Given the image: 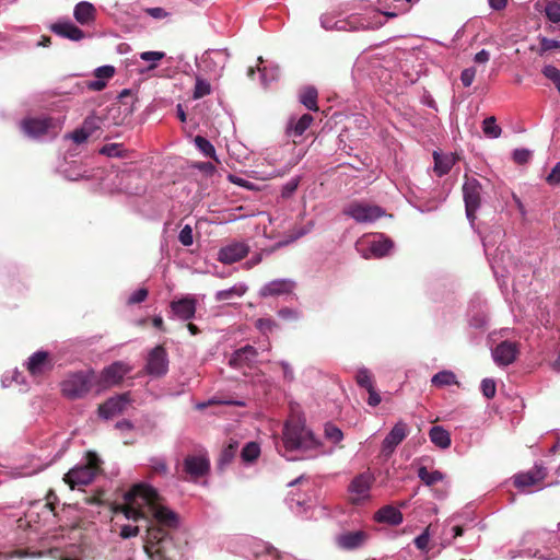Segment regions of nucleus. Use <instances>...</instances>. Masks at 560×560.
Masks as SVG:
<instances>
[{"label":"nucleus","instance_id":"1","mask_svg":"<svg viewBox=\"0 0 560 560\" xmlns=\"http://www.w3.org/2000/svg\"><path fill=\"white\" fill-rule=\"evenodd\" d=\"M122 509L128 520H148L144 551L151 560H176L177 549L166 529L176 528V513L163 506L158 491L145 482L135 485L124 495Z\"/></svg>","mask_w":560,"mask_h":560},{"label":"nucleus","instance_id":"2","mask_svg":"<svg viewBox=\"0 0 560 560\" xmlns=\"http://www.w3.org/2000/svg\"><path fill=\"white\" fill-rule=\"evenodd\" d=\"M283 445L285 451H315L316 454H325L322 451V442L305 424V418L298 412L291 413L283 428Z\"/></svg>","mask_w":560,"mask_h":560},{"label":"nucleus","instance_id":"3","mask_svg":"<svg viewBox=\"0 0 560 560\" xmlns=\"http://www.w3.org/2000/svg\"><path fill=\"white\" fill-rule=\"evenodd\" d=\"M100 462L95 453H89L86 463L74 466L65 475V482L71 489L91 483L98 471Z\"/></svg>","mask_w":560,"mask_h":560},{"label":"nucleus","instance_id":"4","mask_svg":"<svg viewBox=\"0 0 560 560\" xmlns=\"http://www.w3.org/2000/svg\"><path fill=\"white\" fill-rule=\"evenodd\" d=\"M393 248V242L384 234H369L359 238L355 243L357 252L363 258H381Z\"/></svg>","mask_w":560,"mask_h":560},{"label":"nucleus","instance_id":"5","mask_svg":"<svg viewBox=\"0 0 560 560\" xmlns=\"http://www.w3.org/2000/svg\"><path fill=\"white\" fill-rule=\"evenodd\" d=\"M93 371H80L67 376L61 383V392L69 399L82 398L91 388Z\"/></svg>","mask_w":560,"mask_h":560},{"label":"nucleus","instance_id":"6","mask_svg":"<svg viewBox=\"0 0 560 560\" xmlns=\"http://www.w3.org/2000/svg\"><path fill=\"white\" fill-rule=\"evenodd\" d=\"M375 476L370 470L357 475L348 486L349 501L361 505L370 501Z\"/></svg>","mask_w":560,"mask_h":560},{"label":"nucleus","instance_id":"7","mask_svg":"<svg viewBox=\"0 0 560 560\" xmlns=\"http://www.w3.org/2000/svg\"><path fill=\"white\" fill-rule=\"evenodd\" d=\"M342 213L357 223H373L377 219L386 214L385 210L376 205H372L365 201H352L348 203Z\"/></svg>","mask_w":560,"mask_h":560},{"label":"nucleus","instance_id":"8","mask_svg":"<svg viewBox=\"0 0 560 560\" xmlns=\"http://www.w3.org/2000/svg\"><path fill=\"white\" fill-rule=\"evenodd\" d=\"M331 14L325 13L320 16V25L323 28L338 30V31H358L373 27V23L368 21L365 18H360L358 14H352L346 20H336Z\"/></svg>","mask_w":560,"mask_h":560},{"label":"nucleus","instance_id":"9","mask_svg":"<svg viewBox=\"0 0 560 560\" xmlns=\"http://www.w3.org/2000/svg\"><path fill=\"white\" fill-rule=\"evenodd\" d=\"M481 185L476 178H466L463 185V196L465 201L466 217L474 225L476 212L481 205Z\"/></svg>","mask_w":560,"mask_h":560},{"label":"nucleus","instance_id":"10","mask_svg":"<svg viewBox=\"0 0 560 560\" xmlns=\"http://www.w3.org/2000/svg\"><path fill=\"white\" fill-rule=\"evenodd\" d=\"M59 124L49 117H30L21 121L22 131L30 138L37 139L51 130L59 128Z\"/></svg>","mask_w":560,"mask_h":560},{"label":"nucleus","instance_id":"11","mask_svg":"<svg viewBox=\"0 0 560 560\" xmlns=\"http://www.w3.org/2000/svg\"><path fill=\"white\" fill-rule=\"evenodd\" d=\"M228 59L229 52L225 49H210L202 54L199 67L213 75H218L224 69Z\"/></svg>","mask_w":560,"mask_h":560},{"label":"nucleus","instance_id":"12","mask_svg":"<svg viewBox=\"0 0 560 560\" xmlns=\"http://www.w3.org/2000/svg\"><path fill=\"white\" fill-rule=\"evenodd\" d=\"M409 427L404 421H398L382 442L381 453L385 458L393 455L396 447L407 438Z\"/></svg>","mask_w":560,"mask_h":560},{"label":"nucleus","instance_id":"13","mask_svg":"<svg viewBox=\"0 0 560 560\" xmlns=\"http://www.w3.org/2000/svg\"><path fill=\"white\" fill-rule=\"evenodd\" d=\"M147 372L152 376H163L168 371V359L165 349L155 347L148 355Z\"/></svg>","mask_w":560,"mask_h":560},{"label":"nucleus","instance_id":"14","mask_svg":"<svg viewBox=\"0 0 560 560\" xmlns=\"http://www.w3.org/2000/svg\"><path fill=\"white\" fill-rule=\"evenodd\" d=\"M129 372L130 366L128 364L117 361L102 371L100 382L103 387L114 386L119 384Z\"/></svg>","mask_w":560,"mask_h":560},{"label":"nucleus","instance_id":"15","mask_svg":"<svg viewBox=\"0 0 560 560\" xmlns=\"http://www.w3.org/2000/svg\"><path fill=\"white\" fill-rule=\"evenodd\" d=\"M295 289V282L292 279H275L265 283L259 290L260 298L280 296L290 294Z\"/></svg>","mask_w":560,"mask_h":560},{"label":"nucleus","instance_id":"16","mask_svg":"<svg viewBox=\"0 0 560 560\" xmlns=\"http://www.w3.org/2000/svg\"><path fill=\"white\" fill-rule=\"evenodd\" d=\"M129 402L130 399L128 394L117 395L107 399L103 405L100 406L98 415L103 419H110L121 413Z\"/></svg>","mask_w":560,"mask_h":560},{"label":"nucleus","instance_id":"17","mask_svg":"<svg viewBox=\"0 0 560 560\" xmlns=\"http://www.w3.org/2000/svg\"><path fill=\"white\" fill-rule=\"evenodd\" d=\"M52 361L47 351L34 352L26 362L27 371L33 376H39L52 369Z\"/></svg>","mask_w":560,"mask_h":560},{"label":"nucleus","instance_id":"18","mask_svg":"<svg viewBox=\"0 0 560 560\" xmlns=\"http://www.w3.org/2000/svg\"><path fill=\"white\" fill-rule=\"evenodd\" d=\"M248 250L245 242H232L219 250V260L223 264H233L245 257Z\"/></svg>","mask_w":560,"mask_h":560},{"label":"nucleus","instance_id":"19","mask_svg":"<svg viewBox=\"0 0 560 560\" xmlns=\"http://www.w3.org/2000/svg\"><path fill=\"white\" fill-rule=\"evenodd\" d=\"M517 353L515 342L502 341L492 350V358L498 365L506 366L515 361Z\"/></svg>","mask_w":560,"mask_h":560},{"label":"nucleus","instance_id":"20","mask_svg":"<svg viewBox=\"0 0 560 560\" xmlns=\"http://www.w3.org/2000/svg\"><path fill=\"white\" fill-rule=\"evenodd\" d=\"M546 477V468L542 465L535 464L534 468L527 472H521L514 476V485L516 488L524 490L544 480Z\"/></svg>","mask_w":560,"mask_h":560},{"label":"nucleus","instance_id":"21","mask_svg":"<svg viewBox=\"0 0 560 560\" xmlns=\"http://www.w3.org/2000/svg\"><path fill=\"white\" fill-rule=\"evenodd\" d=\"M210 468V462L205 455H190L184 459V469L192 478L205 476Z\"/></svg>","mask_w":560,"mask_h":560},{"label":"nucleus","instance_id":"22","mask_svg":"<svg viewBox=\"0 0 560 560\" xmlns=\"http://www.w3.org/2000/svg\"><path fill=\"white\" fill-rule=\"evenodd\" d=\"M173 316L180 320H189L196 313V300L192 296H185L171 303Z\"/></svg>","mask_w":560,"mask_h":560},{"label":"nucleus","instance_id":"23","mask_svg":"<svg viewBox=\"0 0 560 560\" xmlns=\"http://www.w3.org/2000/svg\"><path fill=\"white\" fill-rule=\"evenodd\" d=\"M50 31L62 38L80 42L84 38V32L71 21H58L50 26Z\"/></svg>","mask_w":560,"mask_h":560},{"label":"nucleus","instance_id":"24","mask_svg":"<svg viewBox=\"0 0 560 560\" xmlns=\"http://www.w3.org/2000/svg\"><path fill=\"white\" fill-rule=\"evenodd\" d=\"M368 535L363 530L348 532L337 537V545L345 550H354L364 545Z\"/></svg>","mask_w":560,"mask_h":560},{"label":"nucleus","instance_id":"25","mask_svg":"<svg viewBox=\"0 0 560 560\" xmlns=\"http://www.w3.org/2000/svg\"><path fill=\"white\" fill-rule=\"evenodd\" d=\"M73 18L83 26L91 25L95 22L96 9L89 1H80L73 9Z\"/></svg>","mask_w":560,"mask_h":560},{"label":"nucleus","instance_id":"26","mask_svg":"<svg viewBox=\"0 0 560 560\" xmlns=\"http://www.w3.org/2000/svg\"><path fill=\"white\" fill-rule=\"evenodd\" d=\"M375 520L380 523L396 526L401 524L404 518L401 512L397 508L393 505H385L376 512Z\"/></svg>","mask_w":560,"mask_h":560},{"label":"nucleus","instance_id":"27","mask_svg":"<svg viewBox=\"0 0 560 560\" xmlns=\"http://www.w3.org/2000/svg\"><path fill=\"white\" fill-rule=\"evenodd\" d=\"M312 122L313 117L310 114H304L299 119L291 117L287 125V135L300 137L306 131V129L311 126Z\"/></svg>","mask_w":560,"mask_h":560},{"label":"nucleus","instance_id":"28","mask_svg":"<svg viewBox=\"0 0 560 560\" xmlns=\"http://www.w3.org/2000/svg\"><path fill=\"white\" fill-rule=\"evenodd\" d=\"M256 357V349L252 346H245L233 353L231 358V364L235 366H243L245 364L250 365L253 362H255Z\"/></svg>","mask_w":560,"mask_h":560},{"label":"nucleus","instance_id":"29","mask_svg":"<svg viewBox=\"0 0 560 560\" xmlns=\"http://www.w3.org/2000/svg\"><path fill=\"white\" fill-rule=\"evenodd\" d=\"M433 159L434 173L440 177L447 174L451 171L452 166L454 165V158L450 154H442L435 151L433 153Z\"/></svg>","mask_w":560,"mask_h":560},{"label":"nucleus","instance_id":"30","mask_svg":"<svg viewBox=\"0 0 560 560\" xmlns=\"http://www.w3.org/2000/svg\"><path fill=\"white\" fill-rule=\"evenodd\" d=\"M429 436L431 442L440 448L445 450L451 445L450 433L440 425L432 427Z\"/></svg>","mask_w":560,"mask_h":560},{"label":"nucleus","instance_id":"31","mask_svg":"<svg viewBox=\"0 0 560 560\" xmlns=\"http://www.w3.org/2000/svg\"><path fill=\"white\" fill-rule=\"evenodd\" d=\"M247 291L245 283H236L233 287L224 290H220L215 293L217 301H228L234 298L243 296Z\"/></svg>","mask_w":560,"mask_h":560},{"label":"nucleus","instance_id":"32","mask_svg":"<svg viewBox=\"0 0 560 560\" xmlns=\"http://www.w3.org/2000/svg\"><path fill=\"white\" fill-rule=\"evenodd\" d=\"M431 383L435 387L458 385L455 373L450 370H443L434 374L431 378Z\"/></svg>","mask_w":560,"mask_h":560},{"label":"nucleus","instance_id":"33","mask_svg":"<svg viewBox=\"0 0 560 560\" xmlns=\"http://www.w3.org/2000/svg\"><path fill=\"white\" fill-rule=\"evenodd\" d=\"M300 102L310 110H317V90L314 86H305L300 92Z\"/></svg>","mask_w":560,"mask_h":560},{"label":"nucleus","instance_id":"34","mask_svg":"<svg viewBox=\"0 0 560 560\" xmlns=\"http://www.w3.org/2000/svg\"><path fill=\"white\" fill-rule=\"evenodd\" d=\"M418 478L425 486H433L444 479V475L440 470L429 471L425 466H420L417 469Z\"/></svg>","mask_w":560,"mask_h":560},{"label":"nucleus","instance_id":"35","mask_svg":"<svg viewBox=\"0 0 560 560\" xmlns=\"http://www.w3.org/2000/svg\"><path fill=\"white\" fill-rule=\"evenodd\" d=\"M194 143L205 156L212 158L215 161H218V158L215 155V149L208 139L201 136H196L194 139Z\"/></svg>","mask_w":560,"mask_h":560},{"label":"nucleus","instance_id":"36","mask_svg":"<svg viewBox=\"0 0 560 560\" xmlns=\"http://www.w3.org/2000/svg\"><path fill=\"white\" fill-rule=\"evenodd\" d=\"M257 69L260 72V80L264 86H267L269 83L276 81L280 74V69L278 66L262 68L258 67Z\"/></svg>","mask_w":560,"mask_h":560},{"label":"nucleus","instance_id":"37","mask_svg":"<svg viewBox=\"0 0 560 560\" xmlns=\"http://www.w3.org/2000/svg\"><path fill=\"white\" fill-rule=\"evenodd\" d=\"M482 131L487 137L497 139L500 137L502 130L500 126L497 125L495 118L490 116L483 120Z\"/></svg>","mask_w":560,"mask_h":560},{"label":"nucleus","instance_id":"38","mask_svg":"<svg viewBox=\"0 0 560 560\" xmlns=\"http://www.w3.org/2000/svg\"><path fill=\"white\" fill-rule=\"evenodd\" d=\"M259 454V445L255 442H249L243 447L241 456L244 462L252 463L258 458Z\"/></svg>","mask_w":560,"mask_h":560},{"label":"nucleus","instance_id":"39","mask_svg":"<svg viewBox=\"0 0 560 560\" xmlns=\"http://www.w3.org/2000/svg\"><path fill=\"white\" fill-rule=\"evenodd\" d=\"M355 381L360 387H363L366 390L374 386L372 374L366 368L358 369Z\"/></svg>","mask_w":560,"mask_h":560},{"label":"nucleus","instance_id":"40","mask_svg":"<svg viewBox=\"0 0 560 560\" xmlns=\"http://www.w3.org/2000/svg\"><path fill=\"white\" fill-rule=\"evenodd\" d=\"M140 59L149 62L148 70H153L158 67V62L165 57L163 51H143L140 55Z\"/></svg>","mask_w":560,"mask_h":560},{"label":"nucleus","instance_id":"41","mask_svg":"<svg viewBox=\"0 0 560 560\" xmlns=\"http://www.w3.org/2000/svg\"><path fill=\"white\" fill-rule=\"evenodd\" d=\"M545 14L547 19L557 24L560 22V2L559 1H550L546 4Z\"/></svg>","mask_w":560,"mask_h":560},{"label":"nucleus","instance_id":"42","mask_svg":"<svg viewBox=\"0 0 560 560\" xmlns=\"http://www.w3.org/2000/svg\"><path fill=\"white\" fill-rule=\"evenodd\" d=\"M325 438L337 444L343 439L342 431L332 423H326L324 428Z\"/></svg>","mask_w":560,"mask_h":560},{"label":"nucleus","instance_id":"43","mask_svg":"<svg viewBox=\"0 0 560 560\" xmlns=\"http://www.w3.org/2000/svg\"><path fill=\"white\" fill-rule=\"evenodd\" d=\"M211 93L210 83L201 78L196 79L195 89H194V98L198 100Z\"/></svg>","mask_w":560,"mask_h":560},{"label":"nucleus","instance_id":"44","mask_svg":"<svg viewBox=\"0 0 560 560\" xmlns=\"http://www.w3.org/2000/svg\"><path fill=\"white\" fill-rule=\"evenodd\" d=\"M102 119L95 115L86 117L82 124V128L92 136L96 130L101 128Z\"/></svg>","mask_w":560,"mask_h":560},{"label":"nucleus","instance_id":"45","mask_svg":"<svg viewBox=\"0 0 560 560\" xmlns=\"http://www.w3.org/2000/svg\"><path fill=\"white\" fill-rule=\"evenodd\" d=\"M122 145L120 143H108L101 148L100 153L109 158L122 156Z\"/></svg>","mask_w":560,"mask_h":560},{"label":"nucleus","instance_id":"46","mask_svg":"<svg viewBox=\"0 0 560 560\" xmlns=\"http://www.w3.org/2000/svg\"><path fill=\"white\" fill-rule=\"evenodd\" d=\"M236 448H237V445L231 443L222 451V454H221V457L219 460V465L221 468H223L224 466L229 465L232 462V459L235 455Z\"/></svg>","mask_w":560,"mask_h":560},{"label":"nucleus","instance_id":"47","mask_svg":"<svg viewBox=\"0 0 560 560\" xmlns=\"http://www.w3.org/2000/svg\"><path fill=\"white\" fill-rule=\"evenodd\" d=\"M115 74V68L113 66L106 65L101 66L94 70V77L98 78L101 81H104L107 84V81L113 78Z\"/></svg>","mask_w":560,"mask_h":560},{"label":"nucleus","instance_id":"48","mask_svg":"<svg viewBox=\"0 0 560 560\" xmlns=\"http://www.w3.org/2000/svg\"><path fill=\"white\" fill-rule=\"evenodd\" d=\"M480 387H481V392L486 398L491 399L495 396L497 385L492 378H483L481 381Z\"/></svg>","mask_w":560,"mask_h":560},{"label":"nucleus","instance_id":"49","mask_svg":"<svg viewBox=\"0 0 560 560\" xmlns=\"http://www.w3.org/2000/svg\"><path fill=\"white\" fill-rule=\"evenodd\" d=\"M150 467L154 472L160 475H166L168 471L166 460L163 457L150 458Z\"/></svg>","mask_w":560,"mask_h":560},{"label":"nucleus","instance_id":"50","mask_svg":"<svg viewBox=\"0 0 560 560\" xmlns=\"http://www.w3.org/2000/svg\"><path fill=\"white\" fill-rule=\"evenodd\" d=\"M532 159V151L525 148L515 149L513 151V160L515 163L523 165Z\"/></svg>","mask_w":560,"mask_h":560},{"label":"nucleus","instance_id":"51","mask_svg":"<svg viewBox=\"0 0 560 560\" xmlns=\"http://www.w3.org/2000/svg\"><path fill=\"white\" fill-rule=\"evenodd\" d=\"M542 74L556 85L560 82V70L552 65H547L541 70Z\"/></svg>","mask_w":560,"mask_h":560},{"label":"nucleus","instance_id":"52","mask_svg":"<svg viewBox=\"0 0 560 560\" xmlns=\"http://www.w3.org/2000/svg\"><path fill=\"white\" fill-rule=\"evenodd\" d=\"M540 43V54L547 52L549 50L560 48V40L550 39L547 37H539Z\"/></svg>","mask_w":560,"mask_h":560},{"label":"nucleus","instance_id":"53","mask_svg":"<svg viewBox=\"0 0 560 560\" xmlns=\"http://www.w3.org/2000/svg\"><path fill=\"white\" fill-rule=\"evenodd\" d=\"M266 550L267 553L272 558V560H298L294 556L281 552L272 546H267Z\"/></svg>","mask_w":560,"mask_h":560},{"label":"nucleus","instance_id":"54","mask_svg":"<svg viewBox=\"0 0 560 560\" xmlns=\"http://www.w3.org/2000/svg\"><path fill=\"white\" fill-rule=\"evenodd\" d=\"M178 240L184 246H190L192 244V242H194L192 230L189 225H185L180 230Z\"/></svg>","mask_w":560,"mask_h":560},{"label":"nucleus","instance_id":"55","mask_svg":"<svg viewBox=\"0 0 560 560\" xmlns=\"http://www.w3.org/2000/svg\"><path fill=\"white\" fill-rule=\"evenodd\" d=\"M546 182L550 186L560 185V161L558 163H556V165L552 167L551 172L547 175Z\"/></svg>","mask_w":560,"mask_h":560},{"label":"nucleus","instance_id":"56","mask_svg":"<svg viewBox=\"0 0 560 560\" xmlns=\"http://www.w3.org/2000/svg\"><path fill=\"white\" fill-rule=\"evenodd\" d=\"M476 77V69L475 68H467L464 69L460 73V81L465 88H468L472 84Z\"/></svg>","mask_w":560,"mask_h":560},{"label":"nucleus","instance_id":"57","mask_svg":"<svg viewBox=\"0 0 560 560\" xmlns=\"http://www.w3.org/2000/svg\"><path fill=\"white\" fill-rule=\"evenodd\" d=\"M299 178H291L288 183H285L282 187L281 195L283 198H289L293 192L298 189Z\"/></svg>","mask_w":560,"mask_h":560},{"label":"nucleus","instance_id":"58","mask_svg":"<svg viewBox=\"0 0 560 560\" xmlns=\"http://www.w3.org/2000/svg\"><path fill=\"white\" fill-rule=\"evenodd\" d=\"M89 137H91L90 133H88L82 127L67 136V138H70L78 144L85 142Z\"/></svg>","mask_w":560,"mask_h":560},{"label":"nucleus","instance_id":"59","mask_svg":"<svg viewBox=\"0 0 560 560\" xmlns=\"http://www.w3.org/2000/svg\"><path fill=\"white\" fill-rule=\"evenodd\" d=\"M148 296V290L140 288L136 290L129 298H128V304H138L143 302Z\"/></svg>","mask_w":560,"mask_h":560},{"label":"nucleus","instance_id":"60","mask_svg":"<svg viewBox=\"0 0 560 560\" xmlns=\"http://www.w3.org/2000/svg\"><path fill=\"white\" fill-rule=\"evenodd\" d=\"M256 327L264 334L271 331L276 327V322L271 318H259L256 322Z\"/></svg>","mask_w":560,"mask_h":560},{"label":"nucleus","instance_id":"61","mask_svg":"<svg viewBox=\"0 0 560 560\" xmlns=\"http://www.w3.org/2000/svg\"><path fill=\"white\" fill-rule=\"evenodd\" d=\"M278 316L285 320H296L300 317V313L294 308L284 307L279 310Z\"/></svg>","mask_w":560,"mask_h":560},{"label":"nucleus","instance_id":"62","mask_svg":"<svg viewBox=\"0 0 560 560\" xmlns=\"http://www.w3.org/2000/svg\"><path fill=\"white\" fill-rule=\"evenodd\" d=\"M20 376H21V373L18 371V370H14L13 372H11V375L9 374H5L2 376V386L3 387H9L12 385V383H22V381L20 380Z\"/></svg>","mask_w":560,"mask_h":560},{"label":"nucleus","instance_id":"63","mask_svg":"<svg viewBox=\"0 0 560 560\" xmlns=\"http://www.w3.org/2000/svg\"><path fill=\"white\" fill-rule=\"evenodd\" d=\"M139 534V527L132 525H124L120 528V537L124 539H128L131 537H136Z\"/></svg>","mask_w":560,"mask_h":560},{"label":"nucleus","instance_id":"64","mask_svg":"<svg viewBox=\"0 0 560 560\" xmlns=\"http://www.w3.org/2000/svg\"><path fill=\"white\" fill-rule=\"evenodd\" d=\"M279 364L283 370V378L287 382H293L294 372H293V369L291 368V365L287 361H280Z\"/></svg>","mask_w":560,"mask_h":560}]
</instances>
